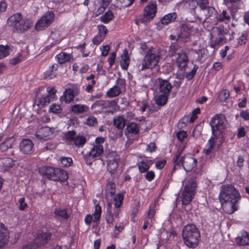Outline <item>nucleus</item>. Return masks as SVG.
Listing matches in <instances>:
<instances>
[{"mask_svg":"<svg viewBox=\"0 0 249 249\" xmlns=\"http://www.w3.org/2000/svg\"><path fill=\"white\" fill-rule=\"evenodd\" d=\"M9 53L8 46L0 45V59L7 56Z\"/></svg>","mask_w":249,"mask_h":249,"instance_id":"nucleus-48","label":"nucleus"},{"mask_svg":"<svg viewBox=\"0 0 249 249\" xmlns=\"http://www.w3.org/2000/svg\"><path fill=\"white\" fill-rule=\"evenodd\" d=\"M239 243L241 246L249 245V234L244 231L242 233V236L237 238Z\"/></svg>","mask_w":249,"mask_h":249,"instance_id":"nucleus-39","label":"nucleus"},{"mask_svg":"<svg viewBox=\"0 0 249 249\" xmlns=\"http://www.w3.org/2000/svg\"><path fill=\"white\" fill-rule=\"evenodd\" d=\"M126 130L129 133L135 134L139 133V129L138 124L135 123H130L127 125Z\"/></svg>","mask_w":249,"mask_h":249,"instance_id":"nucleus-43","label":"nucleus"},{"mask_svg":"<svg viewBox=\"0 0 249 249\" xmlns=\"http://www.w3.org/2000/svg\"><path fill=\"white\" fill-rule=\"evenodd\" d=\"M88 109V107L84 105L75 104L71 106V111L76 114H80L86 111Z\"/></svg>","mask_w":249,"mask_h":249,"instance_id":"nucleus-34","label":"nucleus"},{"mask_svg":"<svg viewBox=\"0 0 249 249\" xmlns=\"http://www.w3.org/2000/svg\"><path fill=\"white\" fill-rule=\"evenodd\" d=\"M97 28L98 29V34L105 38L107 33V30L106 27L103 25H99Z\"/></svg>","mask_w":249,"mask_h":249,"instance_id":"nucleus-56","label":"nucleus"},{"mask_svg":"<svg viewBox=\"0 0 249 249\" xmlns=\"http://www.w3.org/2000/svg\"><path fill=\"white\" fill-rule=\"evenodd\" d=\"M105 192L107 201H112L116 192L115 184L111 181H109L107 184Z\"/></svg>","mask_w":249,"mask_h":249,"instance_id":"nucleus-19","label":"nucleus"},{"mask_svg":"<svg viewBox=\"0 0 249 249\" xmlns=\"http://www.w3.org/2000/svg\"><path fill=\"white\" fill-rule=\"evenodd\" d=\"M176 18L175 13H169L164 16L161 19L162 24L166 25L169 23L173 21Z\"/></svg>","mask_w":249,"mask_h":249,"instance_id":"nucleus-38","label":"nucleus"},{"mask_svg":"<svg viewBox=\"0 0 249 249\" xmlns=\"http://www.w3.org/2000/svg\"><path fill=\"white\" fill-rule=\"evenodd\" d=\"M35 135L38 139L43 141L51 139L53 137L51 128L48 126L41 127L36 132Z\"/></svg>","mask_w":249,"mask_h":249,"instance_id":"nucleus-12","label":"nucleus"},{"mask_svg":"<svg viewBox=\"0 0 249 249\" xmlns=\"http://www.w3.org/2000/svg\"><path fill=\"white\" fill-rule=\"evenodd\" d=\"M107 170L111 174L115 172L120 161V156L115 152L109 153L107 155Z\"/></svg>","mask_w":249,"mask_h":249,"instance_id":"nucleus-10","label":"nucleus"},{"mask_svg":"<svg viewBox=\"0 0 249 249\" xmlns=\"http://www.w3.org/2000/svg\"><path fill=\"white\" fill-rule=\"evenodd\" d=\"M168 95L161 93L159 95L155 96V102L159 106H165L168 101Z\"/></svg>","mask_w":249,"mask_h":249,"instance_id":"nucleus-30","label":"nucleus"},{"mask_svg":"<svg viewBox=\"0 0 249 249\" xmlns=\"http://www.w3.org/2000/svg\"><path fill=\"white\" fill-rule=\"evenodd\" d=\"M219 198L220 201L234 200L238 202L241 196L233 185L227 184L221 186Z\"/></svg>","mask_w":249,"mask_h":249,"instance_id":"nucleus-5","label":"nucleus"},{"mask_svg":"<svg viewBox=\"0 0 249 249\" xmlns=\"http://www.w3.org/2000/svg\"><path fill=\"white\" fill-rule=\"evenodd\" d=\"M49 38L52 39L53 42L52 43V44H56L61 40V34L59 31L57 30H54L52 31L49 36Z\"/></svg>","mask_w":249,"mask_h":249,"instance_id":"nucleus-37","label":"nucleus"},{"mask_svg":"<svg viewBox=\"0 0 249 249\" xmlns=\"http://www.w3.org/2000/svg\"><path fill=\"white\" fill-rule=\"evenodd\" d=\"M52 99L53 98L48 95L46 94L42 95L41 97L39 99L37 105L39 106L43 107L49 104Z\"/></svg>","mask_w":249,"mask_h":249,"instance_id":"nucleus-40","label":"nucleus"},{"mask_svg":"<svg viewBox=\"0 0 249 249\" xmlns=\"http://www.w3.org/2000/svg\"><path fill=\"white\" fill-rule=\"evenodd\" d=\"M114 15L111 11L107 12L105 14L100 17L101 21L104 23H107L113 19Z\"/></svg>","mask_w":249,"mask_h":249,"instance_id":"nucleus-41","label":"nucleus"},{"mask_svg":"<svg viewBox=\"0 0 249 249\" xmlns=\"http://www.w3.org/2000/svg\"><path fill=\"white\" fill-rule=\"evenodd\" d=\"M115 102L114 101H109L108 100H98L96 101L91 106L92 108H95L97 107L101 108H106L112 105V103Z\"/></svg>","mask_w":249,"mask_h":249,"instance_id":"nucleus-31","label":"nucleus"},{"mask_svg":"<svg viewBox=\"0 0 249 249\" xmlns=\"http://www.w3.org/2000/svg\"><path fill=\"white\" fill-rule=\"evenodd\" d=\"M116 86H119L121 90L122 89H125V82L124 79L122 78H118L116 81Z\"/></svg>","mask_w":249,"mask_h":249,"instance_id":"nucleus-63","label":"nucleus"},{"mask_svg":"<svg viewBox=\"0 0 249 249\" xmlns=\"http://www.w3.org/2000/svg\"><path fill=\"white\" fill-rule=\"evenodd\" d=\"M104 151L103 146L100 144H97L94 146L91 150L89 152V156L92 158L97 157L100 156Z\"/></svg>","mask_w":249,"mask_h":249,"instance_id":"nucleus-27","label":"nucleus"},{"mask_svg":"<svg viewBox=\"0 0 249 249\" xmlns=\"http://www.w3.org/2000/svg\"><path fill=\"white\" fill-rule=\"evenodd\" d=\"M198 67L197 65H195L194 66V68H193V70L190 72H189L186 74V78L188 80L192 79L194 77V76L195 75L196 71L198 69Z\"/></svg>","mask_w":249,"mask_h":249,"instance_id":"nucleus-57","label":"nucleus"},{"mask_svg":"<svg viewBox=\"0 0 249 249\" xmlns=\"http://www.w3.org/2000/svg\"><path fill=\"white\" fill-rule=\"evenodd\" d=\"M60 161L62 165L64 167H68L71 165L72 160L71 158L62 157L60 159Z\"/></svg>","mask_w":249,"mask_h":249,"instance_id":"nucleus-49","label":"nucleus"},{"mask_svg":"<svg viewBox=\"0 0 249 249\" xmlns=\"http://www.w3.org/2000/svg\"><path fill=\"white\" fill-rule=\"evenodd\" d=\"M56 216L61 217L64 219L69 218V215L65 209H56L54 212Z\"/></svg>","mask_w":249,"mask_h":249,"instance_id":"nucleus-45","label":"nucleus"},{"mask_svg":"<svg viewBox=\"0 0 249 249\" xmlns=\"http://www.w3.org/2000/svg\"><path fill=\"white\" fill-rule=\"evenodd\" d=\"M117 3L121 7H126L131 5L134 0H117Z\"/></svg>","mask_w":249,"mask_h":249,"instance_id":"nucleus-52","label":"nucleus"},{"mask_svg":"<svg viewBox=\"0 0 249 249\" xmlns=\"http://www.w3.org/2000/svg\"><path fill=\"white\" fill-rule=\"evenodd\" d=\"M32 26V23L28 20H21L18 24L13 27L18 32H24Z\"/></svg>","mask_w":249,"mask_h":249,"instance_id":"nucleus-20","label":"nucleus"},{"mask_svg":"<svg viewBox=\"0 0 249 249\" xmlns=\"http://www.w3.org/2000/svg\"><path fill=\"white\" fill-rule=\"evenodd\" d=\"M230 19V17L225 10H223L218 17V20L220 21H229Z\"/></svg>","mask_w":249,"mask_h":249,"instance_id":"nucleus-55","label":"nucleus"},{"mask_svg":"<svg viewBox=\"0 0 249 249\" xmlns=\"http://www.w3.org/2000/svg\"><path fill=\"white\" fill-rule=\"evenodd\" d=\"M183 150V148L178 147L175 157L173 159L174 163L175 164L174 168L176 165L181 164L184 170L186 171H190L196 166V160L193 158L190 154L182 156L180 159L179 158Z\"/></svg>","mask_w":249,"mask_h":249,"instance_id":"nucleus-4","label":"nucleus"},{"mask_svg":"<svg viewBox=\"0 0 249 249\" xmlns=\"http://www.w3.org/2000/svg\"><path fill=\"white\" fill-rule=\"evenodd\" d=\"M183 51L181 47L176 43H173L171 44L169 49V53L171 56H174L176 54L178 55L180 53Z\"/></svg>","mask_w":249,"mask_h":249,"instance_id":"nucleus-33","label":"nucleus"},{"mask_svg":"<svg viewBox=\"0 0 249 249\" xmlns=\"http://www.w3.org/2000/svg\"><path fill=\"white\" fill-rule=\"evenodd\" d=\"M56 90L53 88L48 87L47 88V95L50 96L53 99L55 97V93H56Z\"/></svg>","mask_w":249,"mask_h":249,"instance_id":"nucleus-64","label":"nucleus"},{"mask_svg":"<svg viewBox=\"0 0 249 249\" xmlns=\"http://www.w3.org/2000/svg\"><path fill=\"white\" fill-rule=\"evenodd\" d=\"M225 4L232 12H236L241 7V0H224Z\"/></svg>","mask_w":249,"mask_h":249,"instance_id":"nucleus-26","label":"nucleus"},{"mask_svg":"<svg viewBox=\"0 0 249 249\" xmlns=\"http://www.w3.org/2000/svg\"><path fill=\"white\" fill-rule=\"evenodd\" d=\"M104 39V37L101 35L98 34L92 40V42L94 44L99 45Z\"/></svg>","mask_w":249,"mask_h":249,"instance_id":"nucleus-62","label":"nucleus"},{"mask_svg":"<svg viewBox=\"0 0 249 249\" xmlns=\"http://www.w3.org/2000/svg\"><path fill=\"white\" fill-rule=\"evenodd\" d=\"M39 173L46 176L50 180L55 181L64 182L68 178V173L60 168L43 166L38 168Z\"/></svg>","mask_w":249,"mask_h":249,"instance_id":"nucleus-2","label":"nucleus"},{"mask_svg":"<svg viewBox=\"0 0 249 249\" xmlns=\"http://www.w3.org/2000/svg\"><path fill=\"white\" fill-rule=\"evenodd\" d=\"M138 165L140 171L142 173L146 172L149 168V165L144 161L140 162Z\"/></svg>","mask_w":249,"mask_h":249,"instance_id":"nucleus-50","label":"nucleus"},{"mask_svg":"<svg viewBox=\"0 0 249 249\" xmlns=\"http://www.w3.org/2000/svg\"><path fill=\"white\" fill-rule=\"evenodd\" d=\"M155 205H151L149 207V211L147 213V218L148 219L152 218L155 214Z\"/></svg>","mask_w":249,"mask_h":249,"instance_id":"nucleus-59","label":"nucleus"},{"mask_svg":"<svg viewBox=\"0 0 249 249\" xmlns=\"http://www.w3.org/2000/svg\"><path fill=\"white\" fill-rule=\"evenodd\" d=\"M197 5L196 0H188L185 2L186 7H188L191 10H194Z\"/></svg>","mask_w":249,"mask_h":249,"instance_id":"nucleus-54","label":"nucleus"},{"mask_svg":"<svg viewBox=\"0 0 249 249\" xmlns=\"http://www.w3.org/2000/svg\"><path fill=\"white\" fill-rule=\"evenodd\" d=\"M178 55V57L177 58L178 66L180 69L185 68L188 62V58L187 54L183 52L182 53H180Z\"/></svg>","mask_w":249,"mask_h":249,"instance_id":"nucleus-25","label":"nucleus"},{"mask_svg":"<svg viewBox=\"0 0 249 249\" xmlns=\"http://www.w3.org/2000/svg\"><path fill=\"white\" fill-rule=\"evenodd\" d=\"M56 57L60 64H64L66 62L69 61L71 58L70 54L63 52L57 54Z\"/></svg>","mask_w":249,"mask_h":249,"instance_id":"nucleus-42","label":"nucleus"},{"mask_svg":"<svg viewBox=\"0 0 249 249\" xmlns=\"http://www.w3.org/2000/svg\"><path fill=\"white\" fill-rule=\"evenodd\" d=\"M22 59V56L21 54H18L16 57L9 60V63L12 65H16L19 63Z\"/></svg>","mask_w":249,"mask_h":249,"instance_id":"nucleus-53","label":"nucleus"},{"mask_svg":"<svg viewBox=\"0 0 249 249\" xmlns=\"http://www.w3.org/2000/svg\"><path fill=\"white\" fill-rule=\"evenodd\" d=\"M114 201L115 208L111 206V201H107V213L106 214V220L107 223L113 225L115 218H118L120 213V208L122 205L124 199V196L122 194H118L113 197Z\"/></svg>","mask_w":249,"mask_h":249,"instance_id":"nucleus-3","label":"nucleus"},{"mask_svg":"<svg viewBox=\"0 0 249 249\" xmlns=\"http://www.w3.org/2000/svg\"><path fill=\"white\" fill-rule=\"evenodd\" d=\"M197 179L196 177H192L190 178L187 181L184 189L187 190L188 191H192L195 192L196 189L197 187Z\"/></svg>","mask_w":249,"mask_h":249,"instance_id":"nucleus-24","label":"nucleus"},{"mask_svg":"<svg viewBox=\"0 0 249 249\" xmlns=\"http://www.w3.org/2000/svg\"><path fill=\"white\" fill-rule=\"evenodd\" d=\"M121 92L119 86L115 85L110 89L107 92V95L111 98L118 96Z\"/></svg>","mask_w":249,"mask_h":249,"instance_id":"nucleus-35","label":"nucleus"},{"mask_svg":"<svg viewBox=\"0 0 249 249\" xmlns=\"http://www.w3.org/2000/svg\"><path fill=\"white\" fill-rule=\"evenodd\" d=\"M170 78V77L167 79H163L160 77L157 78L156 83L160 93L169 95L173 88L172 85L169 81Z\"/></svg>","mask_w":249,"mask_h":249,"instance_id":"nucleus-11","label":"nucleus"},{"mask_svg":"<svg viewBox=\"0 0 249 249\" xmlns=\"http://www.w3.org/2000/svg\"><path fill=\"white\" fill-rule=\"evenodd\" d=\"M50 110L51 112L53 113L57 114L60 113V112L61 111V108L60 106L55 104H53L51 106Z\"/></svg>","mask_w":249,"mask_h":249,"instance_id":"nucleus-58","label":"nucleus"},{"mask_svg":"<svg viewBox=\"0 0 249 249\" xmlns=\"http://www.w3.org/2000/svg\"><path fill=\"white\" fill-rule=\"evenodd\" d=\"M223 211L227 213L232 214L238 208V202L234 200L220 201Z\"/></svg>","mask_w":249,"mask_h":249,"instance_id":"nucleus-14","label":"nucleus"},{"mask_svg":"<svg viewBox=\"0 0 249 249\" xmlns=\"http://www.w3.org/2000/svg\"><path fill=\"white\" fill-rule=\"evenodd\" d=\"M51 235L50 232H42L37 235L35 242L37 245H44L50 240Z\"/></svg>","mask_w":249,"mask_h":249,"instance_id":"nucleus-23","label":"nucleus"},{"mask_svg":"<svg viewBox=\"0 0 249 249\" xmlns=\"http://www.w3.org/2000/svg\"><path fill=\"white\" fill-rule=\"evenodd\" d=\"M14 165V161L10 158L0 160V170L2 171L8 170Z\"/></svg>","mask_w":249,"mask_h":249,"instance_id":"nucleus-22","label":"nucleus"},{"mask_svg":"<svg viewBox=\"0 0 249 249\" xmlns=\"http://www.w3.org/2000/svg\"><path fill=\"white\" fill-rule=\"evenodd\" d=\"M129 59L127 54V51L125 50L123 54L122 55V61H121V65L124 70H126L129 66Z\"/></svg>","mask_w":249,"mask_h":249,"instance_id":"nucleus-36","label":"nucleus"},{"mask_svg":"<svg viewBox=\"0 0 249 249\" xmlns=\"http://www.w3.org/2000/svg\"><path fill=\"white\" fill-rule=\"evenodd\" d=\"M19 206L18 209L20 211H23L27 207V204L25 202V198L24 197H21L18 200Z\"/></svg>","mask_w":249,"mask_h":249,"instance_id":"nucleus-60","label":"nucleus"},{"mask_svg":"<svg viewBox=\"0 0 249 249\" xmlns=\"http://www.w3.org/2000/svg\"><path fill=\"white\" fill-rule=\"evenodd\" d=\"M22 15L20 13H17L11 16L8 19V24L12 27L18 24L22 20Z\"/></svg>","mask_w":249,"mask_h":249,"instance_id":"nucleus-28","label":"nucleus"},{"mask_svg":"<svg viewBox=\"0 0 249 249\" xmlns=\"http://www.w3.org/2000/svg\"><path fill=\"white\" fill-rule=\"evenodd\" d=\"M33 146V143L30 140L24 139L20 143L19 149L23 154H29L32 152Z\"/></svg>","mask_w":249,"mask_h":249,"instance_id":"nucleus-16","label":"nucleus"},{"mask_svg":"<svg viewBox=\"0 0 249 249\" xmlns=\"http://www.w3.org/2000/svg\"><path fill=\"white\" fill-rule=\"evenodd\" d=\"M195 192L192 191H188L184 189L182 192L181 200L183 205H186L189 204L192 200Z\"/></svg>","mask_w":249,"mask_h":249,"instance_id":"nucleus-21","label":"nucleus"},{"mask_svg":"<svg viewBox=\"0 0 249 249\" xmlns=\"http://www.w3.org/2000/svg\"><path fill=\"white\" fill-rule=\"evenodd\" d=\"M187 136L186 132L183 130L179 131L177 134L178 140L180 142L183 141L187 137Z\"/></svg>","mask_w":249,"mask_h":249,"instance_id":"nucleus-61","label":"nucleus"},{"mask_svg":"<svg viewBox=\"0 0 249 249\" xmlns=\"http://www.w3.org/2000/svg\"><path fill=\"white\" fill-rule=\"evenodd\" d=\"M101 215V207L99 204H97L95 207V211L93 213L94 219L93 221L95 222L99 220Z\"/></svg>","mask_w":249,"mask_h":249,"instance_id":"nucleus-47","label":"nucleus"},{"mask_svg":"<svg viewBox=\"0 0 249 249\" xmlns=\"http://www.w3.org/2000/svg\"><path fill=\"white\" fill-rule=\"evenodd\" d=\"M113 122L114 126L120 130L119 136L121 137L123 135V130L125 125V120L123 117L118 116L113 119Z\"/></svg>","mask_w":249,"mask_h":249,"instance_id":"nucleus-17","label":"nucleus"},{"mask_svg":"<svg viewBox=\"0 0 249 249\" xmlns=\"http://www.w3.org/2000/svg\"><path fill=\"white\" fill-rule=\"evenodd\" d=\"M200 233L194 224L186 225L182 230V238L185 244L191 248H196L198 243Z\"/></svg>","mask_w":249,"mask_h":249,"instance_id":"nucleus-1","label":"nucleus"},{"mask_svg":"<svg viewBox=\"0 0 249 249\" xmlns=\"http://www.w3.org/2000/svg\"><path fill=\"white\" fill-rule=\"evenodd\" d=\"M54 19V15L52 11L45 13L36 24V29L37 30H42L49 26Z\"/></svg>","mask_w":249,"mask_h":249,"instance_id":"nucleus-9","label":"nucleus"},{"mask_svg":"<svg viewBox=\"0 0 249 249\" xmlns=\"http://www.w3.org/2000/svg\"><path fill=\"white\" fill-rule=\"evenodd\" d=\"M230 92L227 89H222L218 95L217 99L220 102L225 101L229 97Z\"/></svg>","mask_w":249,"mask_h":249,"instance_id":"nucleus-44","label":"nucleus"},{"mask_svg":"<svg viewBox=\"0 0 249 249\" xmlns=\"http://www.w3.org/2000/svg\"><path fill=\"white\" fill-rule=\"evenodd\" d=\"M216 138L212 137L209 140V142H208V144H209L208 148L206 150H205V149L204 150V151L206 155H209L211 153L212 151L213 150V147H214L215 140H216Z\"/></svg>","mask_w":249,"mask_h":249,"instance_id":"nucleus-46","label":"nucleus"},{"mask_svg":"<svg viewBox=\"0 0 249 249\" xmlns=\"http://www.w3.org/2000/svg\"><path fill=\"white\" fill-rule=\"evenodd\" d=\"M160 59V55L154 50H149L144 57L142 70L152 69L156 67Z\"/></svg>","mask_w":249,"mask_h":249,"instance_id":"nucleus-7","label":"nucleus"},{"mask_svg":"<svg viewBox=\"0 0 249 249\" xmlns=\"http://www.w3.org/2000/svg\"><path fill=\"white\" fill-rule=\"evenodd\" d=\"M157 12V5L155 2L151 1L144 9V18L142 19V22L145 21L144 18L150 20L155 16Z\"/></svg>","mask_w":249,"mask_h":249,"instance_id":"nucleus-13","label":"nucleus"},{"mask_svg":"<svg viewBox=\"0 0 249 249\" xmlns=\"http://www.w3.org/2000/svg\"><path fill=\"white\" fill-rule=\"evenodd\" d=\"M9 238L8 230L5 225L0 223V249L3 248L7 244Z\"/></svg>","mask_w":249,"mask_h":249,"instance_id":"nucleus-15","label":"nucleus"},{"mask_svg":"<svg viewBox=\"0 0 249 249\" xmlns=\"http://www.w3.org/2000/svg\"><path fill=\"white\" fill-rule=\"evenodd\" d=\"M14 143L15 141L13 138L7 139L0 144V151L1 152L6 151L9 148H12Z\"/></svg>","mask_w":249,"mask_h":249,"instance_id":"nucleus-29","label":"nucleus"},{"mask_svg":"<svg viewBox=\"0 0 249 249\" xmlns=\"http://www.w3.org/2000/svg\"><path fill=\"white\" fill-rule=\"evenodd\" d=\"M181 33L178 36L177 40H180L187 42L189 40V34L190 32L189 28L185 24H182L180 29Z\"/></svg>","mask_w":249,"mask_h":249,"instance_id":"nucleus-18","label":"nucleus"},{"mask_svg":"<svg viewBox=\"0 0 249 249\" xmlns=\"http://www.w3.org/2000/svg\"><path fill=\"white\" fill-rule=\"evenodd\" d=\"M86 124L90 126H95L97 124L98 122L97 119L94 116H89L86 120Z\"/></svg>","mask_w":249,"mask_h":249,"instance_id":"nucleus-51","label":"nucleus"},{"mask_svg":"<svg viewBox=\"0 0 249 249\" xmlns=\"http://www.w3.org/2000/svg\"><path fill=\"white\" fill-rule=\"evenodd\" d=\"M66 142H73L78 147H82L87 142L86 138L83 135L76 134L75 131H68L65 134Z\"/></svg>","mask_w":249,"mask_h":249,"instance_id":"nucleus-8","label":"nucleus"},{"mask_svg":"<svg viewBox=\"0 0 249 249\" xmlns=\"http://www.w3.org/2000/svg\"><path fill=\"white\" fill-rule=\"evenodd\" d=\"M73 92L71 89H69L65 90L63 96L60 98V100L62 102L69 103L73 100Z\"/></svg>","mask_w":249,"mask_h":249,"instance_id":"nucleus-32","label":"nucleus"},{"mask_svg":"<svg viewBox=\"0 0 249 249\" xmlns=\"http://www.w3.org/2000/svg\"><path fill=\"white\" fill-rule=\"evenodd\" d=\"M227 120L225 116L221 114L215 115L211 120L210 125L212 128L213 138L217 139L223 130L226 128Z\"/></svg>","mask_w":249,"mask_h":249,"instance_id":"nucleus-6","label":"nucleus"}]
</instances>
